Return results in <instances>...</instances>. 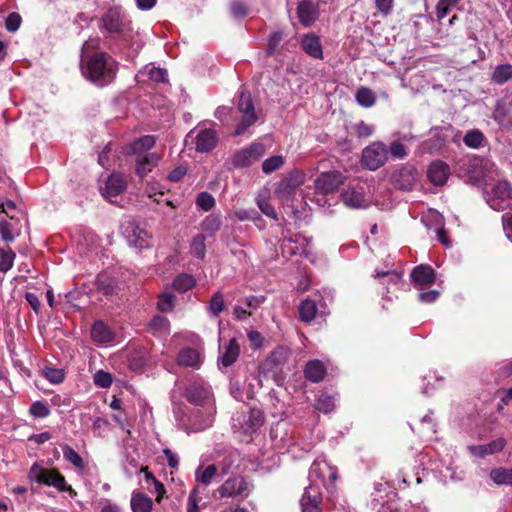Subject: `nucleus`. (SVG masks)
Returning <instances> with one entry per match:
<instances>
[{"label":"nucleus","mask_w":512,"mask_h":512,"mask_svg":"<svg viewBox=\"0 0 512 512\" xmlns=\"http://www.w3.org/2000/svg\"><path fill=\"white\" fill-rule=\"evenodd\" d=\"M284 164L282 156H272L264 160L262 163V170L264 173L269 174L279 169Z\"/></svg>","instance_id":"54"},{"label":"nucleus","mask_w":512,"mask_h":512,"mask_svg":"<svg viewBox=\"0 0 512 512\" xmlns=\"http://www.w3.org/2000/svg\"><path fill=\"white\" fill-rule=\"evenodd\" d=\"M21 24V16L16 13H10L5 19V27L9 32H15L19 29Z\"/></svg>","instance_id":"60"},{"label":"nucleus","mask_w":512,"mask_h":512,"mask_svg":"<svg viewBox=\"0 0 512 512\" xmlns=\"http://www.w3.org/2000/svg\"><path fill=\"white\" fill-rule=\"evenodd\" d=\"M450 174L449 166L442 161L433 162L427 172L428 179L437 186H441L446 183Z\"/></svg>","instance_id":"25"},{"label":"nucleus","mask_w":512,"mask_h":512,"mask_svg":"<svg viewBox=\"0 0 512 512\" xmlns=\"http://www.w3.org/2000/svg\"><path fill=\"white\" fill-rule=\"evenodd\" d=\"M257 205L263 214L272 219H277V213L275 209L267 200L258 198Z\"/></svg>","instance_id":"62"},{"label":"nucleus","mask_w":512,"mask_h":512,"mask_svg":"<svg viewBox=\"0 0 512 512\" xmlns=\"http://www.w3.org/2000/svg\"><path fill=\"white\" fill-rule=\"evenodd\" d=\"M29 412L35 418H46L50 414V408L43 401H35L30 406Z\"/></svg>","instance_id":"53"},{"label":"nucleus","mask_w":512,"mask_h":512,"mask_svg":"<svg viewBox=\"0 0 512 512\" xmlns=\"http://www.w3.org/2000/svg\"><path fill=\"white\" fill-rule=\"evenodd\" d=\"M506 445L504 438H497L487 444L471 445L468 447L470 453L476 457L484 458L503 450Z\"/></svg>","instance_id":"23"},{"label":"nucleus","mask_w":512,"mask_h":512,"mask_svg":"<svg viewBox=\"0 0 512 512\" xmlns=\"http://www.w3.org/2000/svg\"><path fill=\"white\" fill-rule=\"evenodd\" d=\"M175 296L169 291H164L158 299L157 308L162 312H170L174 307Z\"/></svg>","instance_id":"50"},{"label":"nucleus","mask_w":512,"mask_h":512,"mask_svg":"<svg viewBox=\"0 0 512 512\" xmlns=\"http://www.w3.org/2000/svg\"><path fill=\"white\" fill-rule=\"evenodd\" d=\"M208 310L214 316H218L224 310V298L221 292L218 291L213 294Z\"/></svg>","instance_id":"52"},{"label":"nucleus","mask_w":512,"mask_h":512,"mask_svg":"<svg viewBox=\"0 0 512 512\" xmlns=\"http://www.w3.org/2000/svg\"><path fill=\"white\" fill-rule=\"evenodd\" d=\"M148 76L154 82H166L168 79L167 70L159 67H150L148 68Z\"/></svg>","instance_id":"58"},{"label":"nucleus","mask_w":512,"mask_h":512,"mask_svg":"<svg viewBox=\"0 0 512 512\" xmlns=\"http://www.w3.org/2000/svg\"><path fill=\"white\" fill-rule=\"evenodd\" d=\"M101 27L104 31L126 43L131 42L135 35L131 22L121 18L116 10H109L102 17Z\"/></svg>","instance_id":"4"},{"label":"nucleus","mask_w":512,"mask_h":512,"mask_svg":"<svg viewBox=\"0 0 512 512\" xmlns=\"http://www.w3.org/2000/svg\"><path fill=\"white\" fill-rule=\"evenodd\" d=\"M191 252L195 257H197L199 259H202L205 257L206 245H205V236L204 235L198 234L197 236H195L192 239Z\"/></svg>","instance_id":"49"},{"label":"nucleus","mask_w":512,"mask_h":512,"mask_svg":"<svg viewBox=\"0 0 512 512\" xmlns=\"http://www.w3.org/2000/svg\"><path fill=\"white\" fill-rule=\"evenodd\" d=\"M303 176L298 172L290 173L281 180L276 188V194L283 199H289L295 193L296 188L302 184Z\"/></svg>","instance_id":"22"},{"label":"nucleus","mask_w":512,"mask_h":512,"mask_svg":"<svg viewBox=\"0 0 512 512\" xmlns=\"http://www.w3.org/2000/svg\"><path fill=\"white\" fill-rule=\"evenodd\" d=\"M122 234L127 239L130 246L137 249H144L150 246L149 234L146 230L140 227V225L134 220H126L123 222Z\"/></svg>","instance_id":"12"},{"label":"nucleus","mask_w":512,"mask_h":512,"mask_svg":"<svg viewBox=\"0 0 512 512\" xmlns=\"http://www.w3.org/2000/svg\"><path fill=\"white\" fill-rule=\"evenodd\" d=\"M512 186L507 181H500L486 193L487 204L495 211H503L510 205Z\"/></svg>","instance_id":"8"},{"label":"nucleus","mask_w":512,"mask_h":512,"mask_svg":"<svg viewBox=\"0 0 512 512\" xmlns=\"http://www.w3.org/2000/svg\"><path fill=\"white\" fill-rule=\"evenodd\" d=\"M395 187L401 190H411L416 182V171L411 167H404L392 175Z\"/></svg>","instance_id":"24"},{"label":"nucleus","mask_w":512,"mask_h":512,"mask_svg":"<svg viewBox=\"0 0 512 512\" xmlns=\"http://www.w3.org/2000/svg\"><path fill=\"white\" fill-rule=\"evenodd\" d=\"M177 360L181 366L198 368L201 364V355L196 349L185 348L179 352Z\"/></svg>","instance_id":"30"},{"label":"nucleus","mask_w":512,"mask_h":512,"mask_svg":"<svg viewBox=\"0 0 512 512\" xmlns=\"http://www.w3.org/2000/svg\"><path fill=\"white\" fill-rule=\"evenodd\" d=\"M15 253L9 248H0V272L6 273L14 263Z\"/></svg>","instance_id":"46"},{"label":"nucleus","mask_w":512,"mask_h":512,"mask_svg":"<svg viewBox=\"0 0 512 512\" xmlns=\"http://www.w3.org/2000/svg\"><path fill=\"white\" fill-rule=\"evenodd\" d=\"M411 279L415 286L422 289L434 282V270L428 265L417 266L412 270Z\"/></svg>","instance_id":"26"},{"label":"nucleus","mask_w":512,"mask_h":512,"mask_svg":"<svg viewBox=\"0 0 512 512\" xmlns=\"http://www.w3.org/2000/svg\"><path fill=\"white\" fill-rule=\"evenodd\" d=\"M490 477L497 485H511L512 486V468H498L493 469L490 473Z\"/></svg>","instance_id":"41"},{"label":"nucleus","mask_w":512,"mask_h":512,"mask_svg":"<svg viewBox=\"0 0 512 512\" xmlns=\"http://www.w3.org/2000/svg\"><path fill=\"white\" fill-rule=\"evenodd\" d=\"M64 459L70 462L73 466L79 469L84 468V462L82 457L76 452L71 446L64 445L62 447Z\"/></svg>","instance_id":"47"},{"label":"nucleus","mask_w":512,"mask_h":512,"mask_svg":"<svg viewBox=\"0 0 512 512\" xmlns=\"http://www.w3.org/2000/svg\"><path fill=\"white\" fill-rule=\"evenodd\" d=\"M159 163V156L152 153L139 154L136 159V173L140 178H144Z\"/></svg>","instance_id":"27"},{"label":"nucleus","mask_w":512,"mask_h":512,"mask_svg":"<svg viewBox=\"0 0 512 512\" xmlns=\"http://www.w3.org/2000/svg\"><path fill=\"white\" fill-rule=\"evenodd\" d=\"M266 150L265 146L260 142H254L249 146L236 151L231 159V165L233 168L241 169L252 165L264 156Z\"/></svg>","instance_id":"7"},{"label":"nucleus","mask_w":512,"mask_h":512,"mask_svg":"<svg viewBox=\"0 0 512 512\" xmlns=\"http://www.w3.org/2000/svg\"><path fill=\"white\" fill-rule=\"evenodd\" d=\"M376 278L382 279V284L387 285V293L399 290L402 285V274L397 271H376Z\"/></svg>","instance_id":"29"},{"label":"nucleus","mask_w":512,"mask_h":512,"mask_svg":"<svg viewBox=\"0 0 512 512\" xmlns=\"http://www.w3.org/2000/svg\"><path fill=\"white\" fill-rule=\"evenodd\" d=\"M152 499L142 493H133L131 497V508L133 512H150L152 510Z\"/></svg>","instance_id":"36"},{"label":"nucleus","mask_w":512,"mask_h":512,"mask_svg":"<svg viewBox=\"0 0 512 512\" xmlns=\"http://www.w3.org/2000/svg\"><path fill=\"white\" fill-rule=\"evenodd\" d=\"M388 160V149L382 142H373L362 152V164L369 170H377Z\"/></svg>","instance_id":"11"},{"label":"nucleus","mask_w":512,"mask_h":512,"mask_svg":"<svg viewBox=\"0 0 512 512\" xmlns=\"http://www.w3.org/2000/svg\"><path fill=\"white\" fill-rule=\"evenodd\" d=\"M252 490V485L242 476H234L228 478L217 489L220 498H244L247 497Z\"/></svg>","instance_id":"10"},{"label":"nucleus","mask_w":512,"mask_h":512,"mask_svg":"<svg viewBox=\"0 0 512 512\" xmlns=\"http://www.w3.org/2000/svg\"><path fill=\"white\" fill-rule=\"evenodd\" d=\"M186 397L189 402L197 406L196 408L205 410V415L201 423L186 424L183 419H179V427L187 433L201 432L209 428L213 423L215 413L210 389L201 385H193L187 390Z\"/></svg>","instance_id":"2"},{"label":"nucleus","mask_w":512,"mask_h":512,"mask_svg":"<svg viewBox=\"0 0 512 512\" xmlns=\"http://www.w3.org/2000/svg\"><path fill=\"white\" fill-rule=\"evenodd\" d=\"M240 346L235 338H232L220 356L221 364L225 367L232 365L238 358Z\"/></svg>","instance_id":"35"},{"label":"nucleus","mask_w":512,"mask_h":512,"mask_svg":"<svg viewBox=\"0 0 512 512\" xmlns=\"http://www.w3.org/2000/svg\"><path fill=\"white\" fill-rule=\"evenodd\" d=\"M91 336L95 342L109 343L113 340V332L102 321H96L92 326Z\"/></svg>","instance_id":"34"},{"label":"nucleus","mask_w":512,"mask_h":512,"mask_svg":"<svg viewBox=\"0 0 512 512\" xmlns=\"http://www.w3.org/2000/svg\"><path fill=\"white\" fill-rule=\"evenodd\" d=\"M512 79V65L501 64L495 67L491 80L493 83L502 85Z\"/></svg>","instance_id":"37"},{"label":"nucleus","mask_w":512,"mask_h":512,"mask_svg":"<svg viewBox=\"0 0 512 512\" xmlns=\"http://www.w3.org/2000/svg\"><path fill=\"white\" fill-rule=\"evenodd\" d=\"M345 181V176L339 171L322 172L315 180V189L320 194L334 192Z\"/></svg>","instance_id":"16"},{"label":"nucleus","mask_w":512,"mask_h":512,"mask_svg":"<svg viewBox=\"0 0 512 512\" xmlns=\"http://www.w3.org/2000/svg\"><path fill=\"white\" fill-rule=\"evenodd\" d=\"M336 399L326 393L320 394L315 402V409L319 412L330 413L335 409Z\"/></svg>","instance_id":"40"},{"label":"nucleus","mask_w":512,"mask_h":512,"mask_svg":"<svg viewBox=\"0 0 512 512\" xmlns=\"http://www.w3.org/2000/svg\"><path fill=\"white\" fill-rule=\"evenodd\" d=\"M390 153L396 159H404L407 156L406 148L400 141H393L391 143Z\"/></svg>","instance_id":"61"},{"label":"nucleus","mask_w":512,"mask_h":512,"mask_svg":"<svg viewBox=\"0 0 512 512\" xmlns=\"http://www.w3.org/2000/svg\"><path fill=\"white\" fill-rule=\"evenodd\" d=\"M297 17L302 26L311 27L319 18L318 5L311 0H302L297 6Z\"/></svg>","instance_id":"20"},{"label":"nucleus","mask_w":512,"mask_h":512,"mask_svg":"<svg viewBox=\"0 0 512 512\" xmlns=\"http://www.w3.org/2000/svg\"><path fill=\"white\" fill-rule=\"evenodd\" d=\"M429 220L435 221V223H436V235H437L438 241L442 245H444L446 247H449L450 246V240H449L447 231L443 228V218H442V216L437 211L430 210L426 215H424L422 217V222L426 226H429V224H428Z\"/></svg>","instance_id":"28"},{"label":"nucleus","mask_w":512,"mask_h":512,"mask_svg":"<svg viewBox=\"0 0 512 512\" xmlns=\"http://www.w3.org/2000/svg\"><path fill=\"white\" fill-rule=\"evenodd\" d=\"M155 137L152 135H145L136 139L131 143L128 153L141 154L142 151L152 148L155 144Z\"/></svg>","instance_id":"39"},{"label":"nucleus","mask_w":512,"mask_h":512,"mask_svg":"<svg viewBox=\"0 0 512 512\" xmlns=\"http://www.w3.org/2000/svg\"><path fill=\"white\" fill-rule=\"evenodd\" d=\"M96 286L97 289L105 295H112L115 293L116 283L106 274H99L97 276Z\"/></svg>","instance_id":"42"},{"label":"nucleus","mask_w":512,"mask_h":512,"mask_svg":"<svg viewBox=\"0 0 512 512\" xmlns=\"http://www.w3.org/2000/svg\"><path fill=\"white\" fill-rule=\"evenodd\" d=\"M238 110L242 117L234 131L235 136L243 134L258 119L252 97L248 92H241L239 94Z\"/></svg>","instance_id":"6"},{"label":"nucleus","mask_w":512,"mask_h":512,"mask_svg":"<svg viewBox=\"0 0 512 512\" xmlns=\"http://www.w3.org/2000/svg\"><path fill=\"white\" fill-rule=\"evenodd\" d=\"M309 479L311 483H318L320 487L326 486L327 481L333 484L337 479V470L330 466L326 460L317 459L311 465Z\"/></svg>","instance_id":"15"},{"label":"nucleus","mask_w":512,"mask_h":512,"mask_svg":"<svg viewBox=\"0 0 512 512\" xmlns=\"http://www.w3.org/2000/svg\"><path fill=\"white\" fill-rule=\"evenodd\" d=\"M460 0H439L436 6V16L438 19L445 18L450 8L455 6Z\"/></svg>","instance_id":"56"},{"label":"nucleus","mask_w":512,"mask_h":512,"mask_svg":"<svg viewBox=\"0 0 512 512\" xmlns=\"http://www.w3.org/2000/svg\"><path fill=\"white\" fill-rule=\"evenodd\" d=\"M94 384L101 388H109L112 384V376L110 373L99 370L94 375Z\"/></svg>","instance_id":"57"},{"label":"nucleus","mask_w":512,"mask_h":512,"mask_svg":"<svg viewBox=\"0 0 512 512\" xmlns=\"http://www.w3.org/2000/svg\"><path fill=\"white\" fill-rule=\"evenodd\" d=\"M304 374L308 380L317 383L324 378L326 369L319 360H312L306 364Z\"/></svg>","instance_id":"32"},{"label":"nucleus","mask_w":512,"mask_h":512,"mask_svg":"<svg viewBox=\"0 0 512 512\" xmlns=\"http://www.w3.org/2000/svg\"><path fill=\"white\" fill-rule=\"evenodd\" d=\"M148 331L158 337L168 335L170 331L168 319L161 315L154 316L148 324Z\"/></svg>","instance_id":"33"},{"label":"nucleus","mask_w":512,"mask_h":512,"mask_svg":"<svg viewBox=\"0 0 512 512\" xmlns=\"http://www.w3.org/2000/svg\"><path fill=\"white\" fill-rule=\"evenodd\" d=\"M263 422V414L256 408L242 411L233 417V427L246 434L257 431L262 426Z\"/></svg>","instance_id":"9"},{"label":"nucleus","mask_w":512,"mask_h":512,"mask_svg":"<svg viewBox=\"0 0 512 512\" xmlns=\"http://www.w3.org/2000/svg\"><path fill=\"white\" fill-rule=\"evenodd\" d=\"M221 226V218L218 215L211 214L202 222V229L210 235L215 234Z\"/></svg>","instance_id":"51"},{"label":"nucleus","mask_w":512,"mask_h":512,"mask_svg":"<svg viewBox=\"0 0 512 512\" xmlns=\"http://www.w3.org/2000/svg\"><path fill=\"white\" fill-rule=\"evenodd\" d=\"M366 184L362 182L350 183L341 193L345 206L351 209H364L371 204V199L366 193Z\"/></svg>","instance_id":"5"},{"label":"nucleus","mask_w":512,"mask_h":512,"mask_svg":"<svg viewBox=\"0 0 512 512\" xmlns=\"http://www.w3.org/2000/svg\"><path fill=\"white\" fill-rule=\"evenodd\" d=\"M301 49L311 58L322 60L324 58L323 46L320 37L314 33L309 32L300 38Z\"/></svg>","instance_id":"19"},{"label":"nucleus","mask_w":512,"mask_h":512,"mask_svg":"<svg viewBox=\"0 0 512 512\" xmlns=\"http://www.w3.org/2000/svg\"><path fill=\"white\" fill-rule=\"evenodd\" d=\"M235 217L240 221L252 220L255 221L259 218V214L256 210L250 209H239L235 211Z\"/></svg>","instance_id":"63"},{"label":"nucleus","mask_w":512,"mask_h":512,"mask_svg":"<svg viewBox=\"0 0 512 512\" xmlns=\"http://www.w3.org/2000/svg\"><path fill=\"white\" fill-rule=\"evenodd\" d=\"M100 39H88L82 46L81 71L85 78L98 86L109 84L116 76L117 63L104 52L88 55L90 51L99 48Z\"/></svg>","instance_id":"1"},{"label":"nucleus","mask_w":512,"mask_h":512,"mask_svg":"<svg viewBox=\"0 0 512 512\" xmlns=\"http://www.w3.org/2000/svg\"><path fill=\"white\" fill-rule=\"evenodd\" d=\"M28 478L31 481L37 482L39 484L52 486L56 488L58 491H66L69 493L71 497H75L77 495L76 491L71 486L67 485L65 477L63 475H61L56 470L45 469L38 463H34L31 466Z\"/></svg>","instance_id":"3"},{"label":"nucleus","mask_w":512,"mask_h":512,"mask_svg":"<svg viewBox=\"0 0 512 512\" xmlns=\"http://www.w3.org/2000/svg\"><path fill=\"white\" fill-rule=\"evenodd\" d=\"M196 204L203 211H209L214 207L215 199L210 193L201 192L196 198Z\"/></svg>","instance_id":"55"},{"label":"nucleus","mask_w":512,"mask_h":512,"mask_svg":"<svg viewBox=\"0 0 512 512\" xmlns=\"http://www.w3.org/2000/svg\"><path fill=\"white\" fill-rule=\"evenodd\" d=\"M322 501L321 487L318 483H310L305 488L300 504L302 512H319Z\"/></svg>","instance_id":"18"},{"label":"nucleus","mask_w":512,"mask_h":512,"mask_svg":"<svg viewBox=\"0 0 512 512\" xmlns=\"http://www.w3.org/2000/svg\"><path fill=\"white\" fill-rule=\"evenodd\" d=\"M182 415H177V423L179 424V419H183L186 424H191L193 422L201 423L203 421L205 410L202 408H193L186 414L184 411Z\"/></svg>","instance_id":"48"},{"label":"nucleus","mask_w":512,"mask_h":512,"mask_svg":"<svg viewBox=\"0 0 512 512\" xmlns=\"http://www.w3.org/2000/svg\"><path fill=\"white\" fill-rule=\"evenodd\" d=\"M289 354L290 350L284 346L275 348L263 363V370L278 381Z\"/></svg>","instance_id":"14"},{"label":"nucleus","mask_w":512,"mask_h":512,"mask_svg":"<svg viewBox=\"0 0 512 512\" xmlns=\"http://www.w3.org/2000/svg\"><path fill=\"white\" fill-rule=\"evenodd\" d=\"M219 476L216 465L199 466L195 471V481L204 486L210 485Z\"/></svg>","instance_id":"31"},{"label":"nucleus","mask_w":512,"mask_h":512,"mask_svg":"<svg viewBox=\"0 0 512 512\" xmlns=\"http://www.w3.org/2000/svg\"><path fill=\"white\" fill-rule=\"evenodd\" d=\"M44 376L53 384H59L64 380V373L61 369L47 368L44 371Z\"/></svg>","instance_id":"59"},{"label":"nucleus","mask_w":512,"mask_h":512,"mask_svg":"<svg viewBox=\"0 0 512 512\" xmlns=\"http://www.w3.org/2000/svg\"><path fill=\"white\" fill-rule=\"evenodd\" d=\"M484 140V134L478 129L468 131L463 138L464 144L473 149L481 147Z\"/></svg>","instance_id":"43"},{"label":"nucleus","mask_w":512,"mask_h":512,"mask_svg":"<svg viewBox=\"0 0 512 512\" xmlns=\"http://www.w3.org/2000/svg\"><path fill=\"white\" fill-rule=\"evenodd\" d=\"M218 134L215 130L204 128L199 130L195 136V149L197 152H209L216 147Z\"/></svg>","instance_id":"21"},{"label":"nucleus","mask_w":512,"mask_h":512,"mask_svg":"<svg viewBox=\"0 0 512 512\" xmlns=\"http://www.w3.org/2000/svg\"><path fill=\"white\" fill-rule=\"evenodd\" d=\"M317 312V305L315 301L310 299L303 300L299 305L300 319L304 322H311Z\"/></svg>","instance_id":"38"},{"label":"nucleus","mask_w":512,"mask_h":512,"mask_svg":"<svg viewBox=\"0 0 512 512\" xmlns=\"http://www.w3.org/2000/svg\"><path fill=\"white\" fill-rule=\"evenodd\" d=\"M127 188V180L124 175L112 173L105 181L104 187H101V194L110 202H114L113 198L122 194Z\"/></svg>","instance_id":"17"},{"label":"nucleus","mask_w":512,"mask_h":512,"mask_svg":"<svg viewBox=\"0 0 512 512\" xmlns=\"http://www.w3.org/2000/svg\"><path fill=\"white\" fill-rule=\"evenodd\" d=\"M356 101L363 107H371L376 102V97L372 90L367 87H361L356 92Z\"/></svg>","instance_id":"45"},{"label":"nucleus","mask_w":512,"mask_h":512,"mask_svg":"<svg viewBox=\"0 0 512 512\" xmlns=\"http://www.w3.org/2000/svg\"><path fill=\"white\" fill-rule=\"evenodd\" d=\"M231 12L234 17L242 18L248 14L246 5L240 0H234L231 4Z\"/></svg>","instance_id":"64"},{"label":"nucleus","mask_w":512,"mask_h":512,"mask_svg":"<svg viewBox=\"0 0 512 512\" xmlns=\"http://www.w3.org/2000/svg\"><path fill=\"white\" fill-rule=\"evenodd\" d=\"M195 285V279L192 275L187 273H182L178 275L173 281V288L180 292H186L193 288Z\"/></svg>","instance_id":"44"},{"label":"nucleus","mask_w":512,"mask_h":512,"mask_svg":"<svg viewBox=\"0 0 512 512\" xmlns=\"http://www.w3.org/2000/svg\"><path fill=\"white\" fill-rule=\"evenodd\" d=\"M395 496L387 483H378L375 485V492L372 493L371 508L376 512H394L392 498Z\"/></svg>","instance_id":"13"}]
</instances>
